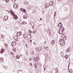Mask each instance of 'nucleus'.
<instances>
[{
  "mask_svg": "<svg viewBox=\"0 0 73 73\" xmlns=\"http://www.w3.org/2000/svg\"><path fill=\"white\" fill-rule=\"evenodd\" d=\"M5 46H7V44L6 43H5Z\"/></svg>",
  "mask_w": 73,
  "mask_h": 73,
  "instance_id": "nucleus-40",
  "label": "nucleus"
},
{
  "mask_svg": "<svg viewBox=\"0 0 73 73\" xmlns=\"http://www.w3.org/2000/svg\"><path fill=\"white\" fill-rule=\"evenodd\" d=\"M64 31V28H60V29L59 30L58 33L59 34L62 35L63 32Z\"/></svg>",
  "mask_w": 73,
  "mask_h": 73,
  "instance_id": "nucleus-1",
  "label": "nucleus"
},
{
  "mask_svg": "<svg viewBox=\"0 0 73 73\" xmlns=\"http://www.w3.org/2000/svg\"><path fill=\"white\" fill-rule=\"evenodd\" d=\"M48 33H50V30H48Z\"/></svg>",
  "mask_w": 73,
  "mask_h": 73,
  "instance_id": "nucleus-25",
  "label": "nucleus"
},
{
  "mask_svg": "<svg viewBox=\"0 0 73 73\" xmlns=\"http://www.w3.org/2000/svg\"><path fill=\"white\" fill-rule=\"evenodd\" d=\"M58 27L59 28H64L62 27V25L61 23H60L58 25Z\"/></svg>",
  "mask_w": 73,
  "mask_h": 73,
  "instance_id": "nucleus-5",
  "label": "nucleus"
},
{
  "mask_svg": "<svg viewBox=\"0 0 73 73\" xmlns=\"http://www.w3.org/2000/svg\"><path fill=\"white\" fill-rule=\"evenodd\" d=\"M21 34L22 33L21 32H17V35L18 37H19V38H22V36H20L21 35Z\"/></svg>",
  "mask_w": 73,
  "mask_h": 73,
  "instance_id": "nucleus-2",
  "label": "nucleus"
},
{
  "mask_svg": "<svg viewBox=\"0 0 73 73\" xmlns=\"http://www.w3.org/2000/svg\"><path fill=\"white\" fill-rule=\"evenodd\" d=\"M62 53H63L62 52L61 53V55H62Z\"/></svg>",
  "mask_w": 73,
  "mask_h": 73,
  "instance_id": "nucleus-43",
  "label": "nucleus"
},
{
  "mask_svg": "<svg viewBox=\"0 0 73 73\" xmlns=\"http://www.w3.org/2000/svg\"><path fill=\"white\" fill-rule=\"evenodd\" d=\"M35 63L36 64H38V62L37 61H36L35 62Z\"/></svg>",
  "mask_w": 73,
  "mask_h": 73,
  "instance_id": "nucleus-34",
  "label": "nucleus"
},
{
  "mask_svg": "<svg viewBox=\"0 0 73 73\" xmlns=\"http://www.w3.org/2000/svg\"><path fill=\"white\" fill-rule=\"evenodd\" d=\"M72 73H73V72H72Z\"/></svg>",
  "mask_w": 73,
  "mask_h": 73,
  "instance_id": "nucleus-54",
  "label": "nucleus"
},
{
  "mask_svg": "<svg viewBox=\"0 0 73 73\" xmlns=\"http://www.w3.org/2000/svg\"><path fill=\"white\" fill-rule=\"evenodd\" d=\"M16 44V42L15 41H13L12 42V43L11 45L12 46H15Z\"/></svg>",
  "mask_w": 73,
  "mask_h": 73,
  "instance_id": "nucleus-8",
  "label": "nucleus"
},
{
  "mask_svg": "<svg viewBox=\"0 0 73 73\" xmlns=\"http://www.w3.org/2000/svg\"><path fill=\"white\" fill-rule=\"evenodd\" d=\"M14 38L15 40H17V37L16 36H15Z\"/></svg>",
  "mask_w": 73,
  "mask_h": 73,
  "instance_id": "nucleus-33",
  "label": "nucleus"
},
{
  "mask_svg": "<svg viewBox=\"0 0 73 73\" xmlns=\"http://www.w3.org/2000/svg\"><path fill=\"white\" fill-rule=\"evenodd\" d=\"M10 13H11L12 14V15H14V14H15V13L14 12H13V10H11L10 11Z\"/></svg>",
  "mask_w": 73,
  "mask_h": 73,
  "instance_id": "nucleus-10",
  "label": "nucleus"
},
{
  "mask_svg": "<svg viewBox=\"0 0 73 73\" xmlns=\"http://www.w3.org/2000/svg\"><path fill=\"white\" fill-rule=\"evenodd\" d=\"M5 1L6 2V3H8L9 2V0H5Z\"/></svg>",
  "mask_w": 73,
  "mask_h": 73,
  "instance_id": "nucleus-24",
  "label": "nucleus"
},
{
  "mask_svg": "<svg viewBox=\"0 0 73 73\" xmlns=\"http://www.w3.org/2000/svg\"><path fill=\"white\" fill-rule=\"evenodd\" d=\"M40 20H42V18H40Z\"/></svg>",
  "mask_w": 73,
  "mask_h": 73,
  "instance_id": "nucleus-45",
  "label": "nucleus"
},
{
  "mask_svg": "<svg viewBox=\"0 0 73 73\" xmlns=\"http://www.w3.org/2000/svg\"><path fill=\"white\" fill-rule=\"evenodd\" d=\"M27 17H28V16H27V15H25L23 16V18H24V19H27Z\"/></svg>",
  "mask_w": 73,
  "mask_h": 73,
  "instance_id": "nucleus-15",
  "label": "nucleus"
},
{
  "mask_svg": "<svg viewBox=\"0 0 73 73\" xmlns=\"http://www.w3.org/2000/svg\"><path fill=\"white\" fill-rule=\"evenodd\" d=\"M56 69H57V68H56Z\"/></svg>",
  "mask_w": 73,
  "mask_h": 73,
  "instance_id": "nucleus-49",
  "label": "nucleus"
},
{
  "mask_svg": "<svg viewBox=\"0 0 73 73\" xmlns=\"http://www.w3.org/2000/svg\"><path fill=\"white\" fill-rule=\"evenodd\" d=\"M66 51L67 52H70V50H69L68 48Z\"/></svg>",
  "mask_w": 73,
  "mask_h": 73,
  "instance_id": "nucleus-23",
  "label": "nucleus"
},
{
  "mask_svg": "<svg viewBox=\"0 0 73 73\" xmlns=\"http://www.w3.org/2000/svg\"><path fill=\"white\" fill-rule=\"evenodd\" d=\"M17 41H18V40H17Z\"/></svg>",
  "mask_w": 73,
  "mask_h": 73,
  "instance_id": "nucleus-53",
  "label": "nucleus"
},
{
  "mask_svg": "<svg viewBox=\"0 0 73 73\" xmlns=\"http://www.w3.org/2000/svg\"><path fill=\"white\" fill-rule=\"evenodd\" d=\"M35 49L36 50H38V48L36 47L35 48Z\"/></svg>",
  "mask_w": 73,
  "mask_h": 73,
  "instance_id": "nucleus-32",
  "label": "nucleus"
},
{
  "mask_svg": "<svg viewBox=\"0 0 73 73\" xmlns=\"http://www.w3.org/2000/svg\"><path fill=\"white\" fill-rule=\"evenodd\" d=\"M44 70H45V68L44 67Z\"/></svg>",
  "mask_w": 73,
  "mask_h": 73,
  "instance_id": "nucleus-47",
  "label": "nucleus"
},
{
  "mask_svg": "<svg viewBox=\"0 0 73 73\" xmlns=\"http://www.w3.org/2000/svg\"><path fill=\"white\" fill-rule=\"evenodd\" d=\"M13 7L15 9H17L18 8V5L17 3H15L14 4Z\"/></svg>",
  "mask_w": 73,
  "mask_h": 73,
  "instance_id": "nucleus-3",
  "label": "nucleus"
},
{
  "mask_svg": "<svg viewBox=\"0 0 73 73\" xmlns=\"http://www.w3.org/2000/svg\"><path fill=\"white\" fill-rule=\"evenodd\" d=\"M27 37H28V38H29V39H30V38H31V34H29V35L28 37L27 36Z\"/></svg>",
  "mask_w": 73,
  "mask_h": 73,
  "instance_id": "nucleus-11",
  "label": "nucleus"
},
{
  "mask_svg": "<svg viewBox=\"0 0 73 73\" xmlns=\"http://www.w3.org/2000/svg\"><path fill=\"white\" fill-rule=\"evenodd\" d=\"M13 16L14 17L15 19H18V17L17 16V15L15 14H14V15H13Z\"/></svg>",
  "mask_w": 73,
  "mask_h": 73,
  "instance_id": "nucleus-9",
  "label": "nucleus"
},
{
  "mask_svg": "<svg viewBox=\"0 0 73 73\" xmlns=\"http://www.w3.org/2000/svg\"><path fill=\"white\" fill-rule=\"evenodd\" d=\"M56 13L55 12V14H56Z\"/></svg>",
  "mask_w": 73,
  "mask_h": 73,
  "instance_id": "nucleus-50",
  "label": "nucleus"
},
{
  "mask_svg": "<svg viewBox=\"0 0 73 73\" xmlns=\"http://www.w3.org/2000/svg\"><path fill=\"white\" fill-rule=\"evenodd\" d=\"M8 20V16L7 15L5 16L3 18L4 21H7Z\"/></svg>",
  "mask_w": 73,
  "mask_h": 73,
  "instance_id": "nucleus-4",
  "label": "nucleus"
},
{
  "mask_svg": "<svg viewBox=\"0 0 73 73\" xmlns=\"http://www.w3.org/2000/svg\"><path fill=\"white\" fill-rule=\"evenodd\" d=\"M70 65V63H69L68 67H69Z\"/></svg>",
  "mask_w": 73,
  "mask_h": 73,
  "instance_id": "nucleus-46",
  "label": "nucleus"
},
{
  "mask_svg": "<svg viewBox=\"0 0 73 73\" xmlns=\"http://www.w3.org/2000/svg\"><path fill=\"white\" fill-rule=\"evenodd\" d=\"M48 48V47L46 46H44V49H47V48Z\"/></svg>",
  "mask_w": 73,
  "mask_h": 73,
  "instance_id": "nucleus-31",
  "label": "nucleus"
},
{
  "mask_svg": "<svg viewBox=\"0 0 73 73\" xmlns=\"http://www.w3.org/2000/svg\"><path fill=\"white\" fill-rule=\"evenodd\" d=\"M29 32L30 33H32V31L31 30H29Z\"/></svg>",
  "mask_w": 73,
  "mask_h": 73,
  "instance_id": "nucleus-30",
  "label": "nucleus"
},
{
  "mask_svg": "<svg viewBox=\"0 0 73 73\" xmlns=\"http://www.w3.org/2000/svg\"><path fill=\"white\" fill-rule=\"evenodd\" d=\"M69 57V55L68 54H66V55H65V58H66V59H67Z\"/></svg>",
  "mask_w": 73,
  "mask_h": 73,
  "instance_id": "nucleus-14",
  "label": "nucleus"
},
{
  "mask_svg": "<svg viewBox=\"0 0 73 73\" xmlns=\"http://www.w3.org/2000/svg\"><path fill=\"white\" fill-rule=\"evenodd\" d=\"M4 49L3 48L1 49V53H4Z\"/></svg>",
  "mask_w": 73,
  "mask_h": 73,
  "instance_id": "nucleus-12",
  "label": "nucleus"
},
{
  "mask_svg": "<svg viewBox=\"0 0 73 73\" xmlns=\"http://www.w3.org/2000/svg\"><path fill=\"white\" fill-rule=\"evenodd\" d=\"M44 55L46 57H47V56H48V54H45Z\"/></svg>",
  "mask_w": 73,
  "mask_h": 73,
  "instance_id": "nucleus-27",
  "label": "nucleus"
},
{
  "mask_svg": "<svg viewBox=\"0 0 73 73\" xmlns=\"http://www.w3.org/2000/svg\"><path fill=\"white\" fill-rule=\"evenodd\" d=\"M2 38H5V37H4V36H2Z\"/></svg>",
  "mask_w": 73,
  "mask_h": 73,
  "instance_id": "nucleus-35",
  "label": "nucleus"
},
{
  "mask_svg": "<svg viewBox=\"0 0 73 73\" xmlns=\"http://www.w3.org/2000/svg\"><path fill=\"white\" fill-rule=\"evenodd\" d=\"M53 1H51L49 3V5H50V6H53Z\"/></svg>",
  "mask_w": 73,
  "mask_h": 73,
  "instance_id": "nucleus-7",
  "label": "nucleus"
},
{
  "mask_svg": "<svg viewBox=\"0 0 73 73\" xmlns=\"http://www.w3.org/2000/svg\"><path fill=\"white\" fill-rule=\"evenodd\" d=\"M46 41H45V42H44V43H45V44H46Z\"/></svg>",
  "mask_w": 73,
  "mask_h": 73,
  "instance_id": "nucleus-44",
  "label": "nucleus"
},
{
  "mask_svg": "<svg viewBox=\"0 0 73 73\" xmlns=\"http://www.w3.org/2000/svg\"><path fill=\"white\" fill-rule=\"evenodd\" d=\"M34 65H35V68L37 69V65H36V64H35Z\"/></svg>",
  "mask_w": 73,
  "mask_h": 73,
  "instance_id": "nucleus-16",
  "label": "nucleus"
},
{
  "mask_svg": "<svg viewBox=\"0 0 73 73\" xmlns=\"http://www.w3.org/2000/svg\"><path fill=\"white\" fill-rule=\"evenodd\" d=\"M30 65H31V66H32V63H30Z\"/></svg>",
  "mask_w": 73,
  "mask_h": 73,
  "instance_id": "nucleus-39",
  "label": "nucleus"
},
{
  "mask_svg": "<svg viewBox=\"0 0 73 73\" xmlns=\"http://www.w3.org/2000/svg\"><path fill=\"white\" fill-rule=\"evenodd\" d=\"M37 59H35V60H34V62H36V61H37Z\"/></svg>",
  "mask_w": 73,
  "mask_h": 73,
  "instance_id": "nucleus-36",
  "label": "nucleus"
},
{
  "mask_svg": "<svg viewBox=\"0 0 73 73\" xmlns=\"http://www.w3.org/2000/svg\"><path fill=\"white\" fill-rule=\"evenodd\" d=\"M32 39H30V42H32Z\"/></svg>",
  "mask_w": 73,
  "mask_h": 73,
  "instance_id": "nucleus-37",
  "label": "nucleus"
},
{
  "mask_svg": "<svg viewBox=\"0 0 73 73\" xmlns=\"http://www.w3.org/2000/svg\"><path fill=\"white\" fill-rule=\"evenodd\" d=\"M37 61H38V59H37Z\"/></svg>",
  "mask_w": 73,
  "mask_h": 73,
  "instance_id": "nucleus-48",
  "label": "nucleus"
},
{
  "mask_svg": "<svg viewBox=\"0 0 73 73\" xmlns=\"http://www.w3.org/2000/svg\"><path fill=\"white\" fill-rule=\"evenodd\" d=\"M15 49H16V48H15Z\"/></svg>",
  "mask_w": 73,
  "mask_h": 73,
  "instance_id": "nucleus-55",
  "label": "nucleus"
},
{
  "mask_svg": "<svg viewBox=\"0 0 73 73\" xmlns=\"http://www.w3.org/2000/svg\"><path fill=\"white\" fill-rule=\"evenodd\" d=\"M26 46L27 48V47H28V46Z\"/></svg>",
  "mask_w": 73,
  "mask_h": 73,
  "instance_id": "nucleus-51",
  "label": "nucleus"
},
{
  "mask_svg": "<svg viewBox=\"0 0 73 73\" xmlns=\"http://www.w3.org/2000/svg\"><path fill=\"white\" fill-rule=\"evenodd\" d=\"M42 50V48L40 47V48H38V50Z\"/></svg>",
  "mask_w": 73,
  "mask_h": 73,
  "instance_id": "nucleus-22",
  "label": "nucleus"
},
{
  "mask_svg": "<svg viewBox=\"0 0 73 73\" xmlns=\"http://www.w3.org/2000/svg\"><path fill=\"white\" fill-rule=\"evenodd\" d=\"M11 54H13V55H14V53L12 52H11Z\"/></svg>",
  "mask_w": 73,
  "mask_h": 73,
  "instance_id": "nucleus-38",
  "label": "nucleus"
},
{
  "mask_svg": "<svg viewBox=\"0 0 73 73\" xmlns=\"http://www.w3.org/2000/svg\"><path fill=\"white\" fill-rule=\"evenodd\" d=\"M0 60L1 61V62H3V61H4L3 60H1V58H0Z\"/></svg>",
  "mask_w": 73,
  "mask_h": 73,
  "instance_id": "nucleus-29",
  "label": "nucleus"
},
{
  "mask_svg": "<svg viewBox=\"0 0 73 73\" xmlns=\"http://www.w3.org/2000/svg\"><path fill=\"white\" fill-rule=\"evenodd\" d=\"M23 24L24 25H25V24H27V23L26 22H25L24 21L23 22Z\"/></svg>",
  "mask_w": 73,
  "mask_h": 73,
  "instance_id": "nucleus-18",
  "label": "nucleus"
},
{
  "mask_svg": "<svg viewBox=\"0 0 73 73\" xmlns=\"http://www.w3.org/2000/svg\"><path fill=\"white\" fill-rule=\"evenodd\" d=\"M31 54H33V55H34V53H33Z\"/></svg>",
  "mask_w": 73,
  "mask_h": 73,
  "instance_id": "nucleus-42",
  "label": "nucleus"
},
{
  "mask_svg": "<svg viewBox=\"0 0 73 73\" xmlns=\"http://www.w3.org/2000/svg\"><path fill=\"white\" fill-rule=\"evenodd\" d=\"M16 57L17 59H19V58H20V56L19 55H17L16 56Z\"/></svg>",
  "mask_w": 73,
  "mask_h": 73,
  "instance_id": "nucleus-13",
  "label": "nucleus"
},
{
  "mask_svg": "<svg viewBox=\"0 0 73 73\" xmlns=\"http://www.w3.org/2000/svg\"><path fill=\"white\" fill-rule=\"evenodd\" d=\"M36 32V30H34V31H33V33H34V34H35V33Z\"/></svg>",
  "mask_w": 73,
  "mask_h": 73,
  "instance_id": "nucleus-26",
  "label": "nucleus"
},
{
  "mask_svg": "<svg viewBox=\"0 0 73 73\" xmlns=\"http://www.w3.org/2000/svg\"><path fill=\"white\" fill-rule=\"evenodd\" d=\"M23 12H27V11H26V10L25 9H23Z\"/></svg>",
  "mask_w": 73,
  "mask_h": 73,
  "instance_id": "nucleus-20",
  "label": "nucleus"
},
{
  "mask_svg": "<svg viewBox=\"0 0 73 73\" xmlns=\"http://www.w3.org/2000/svg\"><path fill=\"white\" fill-rule=\"evenodd\" d=\"M12 50L13 51V52H16V50H15L14 48H13L12 49Z\"/></svg>",
  "mask_w": 73,
  "mask_h": 73,
  "instance_id": "nucleus-19",
  "label": "nucleus"
},
{
  "mask_svg": "<svg viewBox=\"0 0 73 73\" xmlns=\"http://www.w3.org/2000/svg\"><path fill=\"white\" fill-rule=\"evenodd\" d=\"M30 61H31V59H30Z\"/></svg>",
  "mask_w": 73,
  "mask_h": 73,
  "instance_id": "nucleus-52",
  "label": "nucleus"
},
{
  "mask_svg": "<svg viewBox=\"0 0 73 73\" xmlns=\"http://www.w3.org/2000/svg\"><path fill=\"white\" fill-rule=\"evenodd\" d=\"M34 60H36V59H37V58H35V57H34Z\"/></svg>",
  "mask_w": 73,
  "mask_h": 73,
  "instance_id": "nucleus-41",
  "label": "nucleus"
},
{
  "mask_svg": "<svg viewBox=\"0 0 73 73\" xmlns=\"http://www.w3.org/2000/svg\"><path fill=\"white\" fill-rule=\"evenodd\" d=\"M20 11H22V12H23V8H21L20 9Z\"/></svg>",
  "mask_w": 73,
  "mask_h": 73,
  "instance_id": "nucleus-28",
  "label": "nucleus"
},
{
  "mask_svg": "<svg viewBox=\"0 0 73 73\" xmlns=\"http://www.w3.org/2000/svg\"><path fill=\"white\" fill-rule=\"evenodd\" d=\"M69 72L70 73H72V72H72V70L71 69L69 70Z\"/></svg>",
  "mask_w": 73,
  "mask_h": 73,
  "instance_id": "nucleus-17",
  "label": "nucleus"
},
{
  "mask_svg": "<svg viewBox=\"0 0 73 73\" xmlns=\"http://www.w3.org/2000/svg\"><path fill=\"white\" fill-rule=\"evenodd\" d=\"M23 37L25 39H27V38H28V36L27 33L24 34Z\"/></svg>",
  "mask_w": 73,
  "mask_h": 73,
  "instance_id": "nucleus-6",
  "label": "nucleus"
},
{
  "mask_svg": "<svg viewBox=\"0 0 73 73\" xmlns=\"http://www.w3.org/2000/svg\"><path fill=\"white\" fill-rule=\"evenodd\" d=\"M52 44H54V40H52Z\"/></svg>",
  "mask_w": 73,
  "mask_h": 73,
  "instance_id": "nucleus-21",
  "label": "nucleus"
}]
</instances>
